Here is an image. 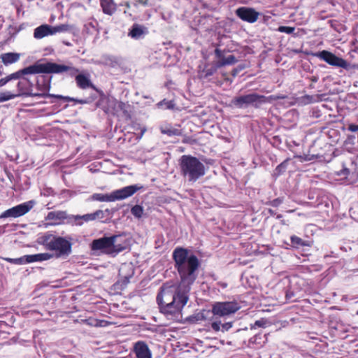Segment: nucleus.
<instances>
[{
    "label": "nucleus",
    "instance_id": "1",
    "mask_svg": "<svg viewBox=\"0 0 358 358\" xmlns=\"http://www.w3.org/2000/svg\"><path fill=\"white\" fill-rule=\"evenodd\" d=\"M189 292L188 288L181 287L180 283L178 286L172 282L165 283L157 296L161 313L168 319H178L187 303Z\"/></svg>",
    "mask_w": 358,
    "mask_h": 358
},
{
    "label": "nucleus",
    "instance_id": "2",
    "mask_svg": "<svg viewBox=\"0 0 358 358\" xmlns=\"http://www.w3.org/2000/svg\"><path fill=\"white\" fill-rule=\"evenodd\" d=\"M173 259L180 278L181 287L190 290L191 285L197 278L200 264L198 258L194 255H189L187 249L178 247L173 252Z\"/></svg>",
    "mask_w": 358,
    "mask_h": 358
},
{
    "label": "nucleus",
    "instance_id": "3",
    "mask_svg": "<svg viewBox=\"0 0 358 358\" xmlns=\"http://www.w3.org/2000/svg\"><path fill=\"white\" fill-rule=\"evenodd\" d=\"M16 72L22 73L19 78H15L18 82L16 85L17 95L18 96H55L58 99H63L64 97L61 95H53V94H45L44 93H32L31 87L33 84L30 80L26 77L29 74H38V73H45L43 64H34L29 66L22 69L18 70Z\"/></svg>",
    "mask_w": 358,
    "mask_h": 358
},
{
    "label": "nucleus",
    "instance_id": "4",
    "mask_svg": "<svg viewBox=\"0 0 358 358\" xmlns=\"http://www.w3.org/2000/svg\"><path fill=\"white\" fill-rule=\"evenodd\" d=\"M122 239V236L120 235L95 239L91 243V250L94 253L115 255L127 247L126 243Z\"/></svg>",
    "mask_w": 358,
    "mask_h": 358
},
{
    "label": "nucleus",
    "instance_id": "5",
    "mask_svg": "<svg viewBox=\"0 0 358 358\" xmlns=\"http://www.w3.org/2000/svg\"><path fill=\"white\" fill-rule=\"evenodd\" d=\"M181 175L189 182H195L206 173L204 164L191 155H182L180 160Z\"/></svg>",
    "mask_w": 358,
    "mask_h": 358
},
{
    "label": "nucleus",
    "instance_id": "6",
    "mask_svg": "<svg viewBox=\"0 0 358 358\" xmlns=\"http://www.w3.org/2000/svg\"><path fill=\"white\" fill-rule=\"evenodd\" d=\"M38 243L47 250L56 252V257L68 256L71 252V243L64 237L47 234L39 238Z\"/></svg>",
    "mask_w": 358,
    "mask_h": 358
},
{
    "label": "nucleus",
    "instance_id": "7",
    "mask_svg": "<svg viewBox=\"0 0 358 358\" xmlns=\"http://www.w3.org/2000/svg\"><path fill=\"white\" fill-rule=\"evenodd\" d=\"M274 99L273 96H266L257 93H250L234 97L231 103L238 108H246L249 106L258 108L266 103L271 102Z\"/></svg>",
    "mask_w": 358,
    "mask_h": 358
},
{
    "label": "nucleus",
    "instance_id": "8",
    "mask_svg": "<svg viewBox=\"0 0 358 358\" xmlns=\"http://www.w3.org/2000/svg\"><path fill=\"white\" fill-rule=\"evenodd\" d=\"M241 308L236 301H216L212 305V313L217 317L227 318L236 313Z\"/></svg>",
    "mask_w": 358,
    "mask_h": 358
},
{
    "label": "nucleus",
    "instance_id": "9",
    "mask_svg": "<svg viewBox=\"0 0 358 358\" xmlns=\"http://www.w3.org/2000/svg\"><path fill=\"white\" fill-rule=\"evenodd\" d=\"M314 56L324 61L331 66L343 68L345 70L351 69V64L349 62L329 51L322 50L317 52L314 54Z\"/></svg>",
    "mask_w": 358,
    "mask_h": 358
},
{
    "label": "nucleus",
    "instance_id": "10",
    "mask_svg": "<svg viewBox=\"0 0 358 358\" xmlns=\"http://www.w3.org/2000/svg\"><path fill=\"white\" fill-rule=\"evenodd\" d=\"M36 204V201L30 200L29 201L17 205L11 208H9L0 215V219L7 217H21L29 211H30Z\"/></svg>",
    "mask_w": 358,
    "mask_h": 358
},
{
    "label": "nucleus",
    "instance_id": "11",
    "mask_svg": "<svg viewBox=\"0 0 358 358\" xmlns=\"http://www.w3.org/2000/svg\"><path fill=\"white\" fill-rule=\"evenodd\" d=\"M45 73H61L67 72L71 76H76L79 70L71 64H58L48 62L43 64Z\"/></svg>",
    "mask_w": 358,
    "mask_h": 358
},
{
    "label": "nucleus",
    "instance_id": "12",
    "mask_svg": "<svg viewBox=\"0 0 358 358\" xmlns=\"http://www.w3.org/2000/svg\"><path fill=\"white\" fill-rule=\"evenodd\" d=\"M236 15L242 20L248 22L249 23L255 22L259 13L255 10V9L247 7H241L236 10Z\"/></svg>",
    "mask_w": 358,
    "mask_h": 358
},
{
    "label": "nucleus",
    "instance_id": "13",
    "mask_svg": "<svg viewBox=\"0 0 358 358\" xmlns=\"http://www.w3.org/2000/svg\"><path fill=\"white\" fill-rule=\"evenodd\" d=\"M141 187L137 185H129L112 192L114 201L122 200L134 194Z\"/></svg>",
    "mask_w": 358,
    "mask_h": 358
},
{
    "label": "nucleus",
    "instance_id": "14",
    "mask_svg": "<svg viewBox=\"0 0 358 358\" xmlns=\"http://www.w3.org/2000/svg\"><path fill=\"white\" fill-rule=\"evenodd\" d=\"M109 106L112 108V113L114 115H120L122 113L124 116L129 115V106L124 102L119 101L116 99L109 101Z\"/></svg>",
    "mask_w": 358,
    "mask_h": 358
},
{
    "label": "nucleus",
    "instance_id": "15",
    "mask_svg": "<svg viewBox=\"0 0 358 358\" xmlns=\"http://www.w3.org/2000/svg\"><path fill=\"white\" fill-rule=\"evenodd\" d=\"M68 218L71 220L66 211L57 210L49 212L45 217V220L50 221V225H57Z\"/></svg>",
    "mask_w": 358,
    "mask_h": 358
},
{
    "label": "nucleus",
    "instance_id": "16",
    "mask_svg": "<svg viewBox=\"0 0 358 358\" xmlns=\"http://www.w3.org/2000/svg\"><path fill=\"white\" fill-rule=\"evenodd\" d=\"M134 350L136 358H152V353L144 341H138L134 344Z\"/></svg>",
    "mask_w": 358,
    "mask_h": 358
},
{
    "label": "nucleus",
    "instance_id": "17",
    "mask_svg": "<svg viewBox=\"0 0 358 358\" xmlns=\"http://www.w3.org/2000/svg\"><path fill=\"white\" fill-rule=\"evenodd\" d=\"M77 86L83 90L87 88H94V85L90 80V75L89 73H79L76 76Z\"/></svg>",
    "mask_w": 358,
    "mask_h": 358
},
{
    "label": "nucleus",
    "instance_id": "18",
    "mask_svg": "<svg viewBox=\"0 0 358 358\" xmlns=\"http://www.w3.org/2000/svg\"><path fill=\"white\" fill-rule=\"evenodd\" d=\"M210 327L215 332H226L228 331L233 327V322H227L222 323L220 320L218 318L210 320Z\"/></svg>",
    "mask_w": 358,
    "mask_h": 358
},
{
    "label": "nucleus",
    "instance_id": "19",
    "mask_svg": "<svg viewBox=\"0 0 358 358\" xmlns=\"http://www.w3.org/2000/svg\"><path fill=\"white\" fill-rule=\"evenodd\" d=\"M148 34V29L143 25L134 24L128 34L131 38L138 40L143 38Z\"/></svg>",
    "mask_w": 358,
    "mask_h": 358
},
{
    "label": "nucleus",
    "instance_id": "20",
    "mask_svg": "<svg viewBox=\"0 0 358 358\" xmlns=\"http://www.w3.org/2000/svg\"><path fill=\"white\" fill-rule=\"evenodd\" d=\"M337 174L340 176H343L345 179H348L349 180H352L357 175L354 163L351 162L350 167L343 164L342 169L338 171Z\"/></svg>",
    "mask_w": 358,
    "mask_h": 358
},
{
    "label": "nucleus",
    "instance_id": "21",
    "mask_svg": "<svg viewBox=\"0 0 358 358\" xmlns=\"http://www.w3.org/2000/svg\"><path fill=\"white\" fill-rule=\"evenodd\" d=\"M21 54L17 52H6L1 54L0 58L1 62L6 65H10L19 61Z\"/></svg>",
    "mask_w": 358,
    "mask_h": 358
},
{
    "label": "nucleus",
    "instance_id": "22",
    "mask_svg": "<svg viewBox=\"0 0 358 358\" xmlns=\"http://www.w3.org/2000/svg\"><path fill=\"white\" fill-rule=\"evenodd\" d=\"M49 35H52L51 26L42 24L34 29V36L35 38L41 39Z\"/></svg>",
    "mask_w": 358,
    "mask_h": 358
},
{
    "label": "nucleus",
    "instance_id": "23",
    "mask_svg": "<svg viewBox=\"0 0 358 358\" xmlns=\"http://www.w3.org/2000/svg\"><path fill=\"white\" fill-rule=\"evenodd\" d=\"M100 4L103 12L108 15H112L117 8L114 0H100Z\"/></svg>",
    "mask_w": 358,
    "mask_h": 358
},
{
    "label": "nucleus",
    "instance_id": "24",
    "mask_svg": "<svg viewBox=\"0 0 358 358\" xmlns=\"http://www.w3.org/2000/svg\"><path fill=\"white\" fill-rule=\"evenodd\" d=\"M71 220L69 222L74 223L76 225H82L83 220L84 222H90L94 220V213H88L83 215H71L70 217Z\"/></svg>",
    "mask_w": 358,
    "mask_h": 358
},
{
    "label": "nucleus",
    "instance_id": "25",
    "mask_svg": "<svg viewBox=\"0 0 358 358\" xmlns=\"http://www.w3.org/2000/svg\"><path fill=\"white\" fill-rule=\"evenodd\" d=\"M30 262H43L50 259L52 258L53 255L45 252V253H38L35 255H29Z\"/></svg>",
    "mask_w": 358,
    "mask_h": 358
},
{
    "label": "nucleus",
    "instance_id": "26",
    "mask_svg": "<svg viewBox=\"0 0 358 358\" xmlns=\"http://www.w3.org/2000/svg\"><path fill=\"white\" fill-rule=\"evenodd\" d=\"M160 131L162 134L169 136H180L182 134L180 129L169 125L161 127Z\"/></svg>",
    "mask_w": 358,
    "mask_h": 358
},
{
    "label": "nucleus",
    "instance_id": "27",
    "mask_svg": "<svg viewBox=\"0 0 358 358\" xmlns=\"http://www.w3.org/2000/svg\"><path fill=\"white\" fill-rule=\"evenodd\" d=\"M92 198L94 201H98L101 202H113L114 201L113 194H100L96 193L92 196Z\"/></svg>",
    "mask_w": 358,
    "mask_h": 358
},
{
    "label": "nucleus",
    "instance_id": "28",
    "mask_svg": "<svg viewBox=\"0 0 358 358\" xmlns=\"http://www.w3.org/2000/svg\"><path fill=\"white\" fill-rule=\"evenodd\" d=\"M110 219V210L108 209L105 210H98L94 212V220H98L103 222H106Z\"/></svg>",
    "mask_w": 358,
    "mask_h": 358
},
{
    "label": "nucleus",
    "instance_id": "29",
    "mask_svg": "<svg viewBox=\"0 0 358 358\" xmlns=\"http://www.w3.org/2000/svg\"><path fill=\"white\" fill-rule=\"evenodd\" d=\"M29 255H24L19 258H6L5 260L9 263L17 264V265H23L29 264L30 262Z\"/></svg>",
    "mask_w": 358,
    "mask_h": 358
},
{
    "label": "nucleus",
    "instance_id": "30",
    "mask_svg": "<svg viewBox=\"0 0 358 358\" xmlns=\"http://www.w3.org/2000/svg\"><path fill=\"white\" fill-rule=\"evenodd\" d=\"M71 29L70 25L68 24H62L57 26H51L52 35H55L57 33H63L69 31Z\"/></svg>",
    "mask_w": 358,
    "mask_h": 358
},
{
    "label": "nucleus",
    "instance_id": "31",
    "mask_svg": "<svg viewBox=\"0 0 358 358\" xmlns=\"http://www.w3.org/2000/svg\"><path fill=\"white\" fill-rule=\"evenodd\" d=\"M22 73L14 72L0 79V87L5 86L8 83L15 78H19Z\"/></svg>",
    "mask_w": 358,
    "mask_h": 358
},
{
    "label": "nucleus",
    "instance_id": "32",
    "mask_svg": "<svg viewBox=\"0 0 358 358\" xmlns=\"http://www.w3.org/2000/svg\"><path fill=\"white\" fill-rule=\"evenodd\" d=\"M237 59L234 55H229L227 57H223L221 60L217 62V67H222L226 65H231L235 64Z\"/></svg>",
    "mask_w": 358,
    "mask_h": 358
},
{
    "label": "nucleus",
    "instance_id": "33",
    "mask_svg": "<svg viewBox=\"0 0 358 358\" xmlns=\"http://www.w3.org/2000/svg\"><path fill=\"white\" fill-rule=\"evenodd\" d=\"M18 97L16 93H13L10 91H4L0 92V103H3L11 99Z\"/></svg>",
    "mask_w": 358,
    "mask_h": 358
},
{
    "label": "nucleus",
    "instance_id": "34",
    "mask_svg": "<svg viewBox=\"0 0 358 358\" xmlns=\"http://www.w3.org/2000/svg\"><path fill=\"white\" fill-rule=\"evenodd\" d=\"M220 67H217V62L214 66L208 69H205L200 73V77L201 78H208L209 76L213 75Z\"/></svg>",
    "mask_w": 358,
    "mask_h": 358
},
{
    "label": "nucleus",
    "instance_id": "35",
    "mask_svg": "<svg viewBox=\"0 0 358 358\" xmlns=\"http://www.w3.org/2000/svg\"><path fill=\"white\" fill-rule=\"evenodd\" d=\"M291 243L293 247L295 248H300L303 246H307L308 245V243L303 240H302L301 238L293 235L290 237Z\"/></svg>",
    "mask_w": 358,
    "mask_h": 358
},
{
    "label": "nucleus",
    "instance_id": "36",
    "mask_svg": "<svg viewBox=\"0 0 358 358\" xmlns=\"http://www.w3.org/2000/svg\"><path fill=\"white\" fill-rule=\"evenodd\" d=\"M287 163H288V159H286L284 162H282V163H280L278 166H277V167L275 168V169L273 172V176L275 177H278L282 173H284L287 168Z\"/></svg>",
    "mask_w": 358,
    "mask_h": 358
},
{
    "label": "nucleus",
    "instance_id": "37",
    "mask_svg": "<svg viewBox=\"0 0 358 358\" xmlns=\"http://www.w3.org/2000/svg\"><path fill=\"white\" fill-rule=\"evenodd\" d=\"M143 208L141 206L139 205H135L133 206L131 209V214L138 219H140L142 217L143 215Z\"/></svg>",
    "mask_w": 358,
    "mask_h": 358
},
{
    "label": "nucleus",
    "instance_id": "38",
    "mask_svg": "<svg viewBox=\"0 0 358 358\" xmlns=\"http://www.w3.org/2000/svg\"><path fill=\"white\" fill-rule=\"evenodd\" d=\"M268 324V322L267 320L262 318L259 320L255 321V322L253 324H251V329H257V328H265L266 325Z\"/></svg>",
    "mask_w": 358,
    "mask_h": 358
},
{
    "label": "nucleus",
    "instance_id": "39",
    "mask_svg": "<svg viewBox=\"0 0 358 358\" xmlns=\"http://www.w3.org/2000/svg\"><path fill=\"white\" fill-rule=\"evenodd\" d=\"M322 95H315V96H310V95H306L303 96V99L306 101V103H313V102H317L319 101H321V97Z\"/></svg>",
    "mask_w": 358,
    "mask_h": 358
},
{
    "label": "nucleus",
    "instance_id": "40",
    "mask_svg": "<svg viewBox=\"0 0 358 358\" xmlns=\"http://www.w3.org/2000/svg\"><path fill=\"white\" fill-rule=\"evenodd\" d=\"M295 30L294 27H286V26H280L277 31L281 33H286L287 34H292L294 33Z\"/></svg>",
    "mask_w": 358,
    "mask_h": 358
},
{
    "label": "nucleus",
    "instance_id": "41",
    "mask_svg": "<svg viewBox=\"0 0 358 358\" xmlns=\"http://www.w3.org/2000/svg\"><path fill=\"white\" fill-rule=\"evenodd\" d=\"M159 107H164L167 109H171L173 108L174 104L171 101H166L165 99L157 103Z\"/></svg>",
    "mask_w": 358,
    "mask_h": 358
},
{
    "label": "nucleus",
    "instance_id": "42",
    "mask_svg": "<svg viewBox=\"0 0 358 358\" xmlns=\"http://www.w3.org/2000/svg\"><path fill=\"white\" fill-rule=\"evenodd\" d=\"M215 54L217 58L220 59V60L224 57L222 51L218 48L215 49Z\"/></svg>",
    "mask_w": 358,
    "mask_h": 358
},
{
    "label": "nucleus",
    "instance_id": "43",
    "mask_svg": "<svg viewBox=\"0 0 358 358\" xmlns=\"http://www.w3.org/2000/svg\"><path fill=\"white\" fill-rule=\"evenodd\" d=\"M348 129L352 132L357 131H358V124H350L348 127Z\"/></svg>",
    "mask_w": 358,
    "mask_h": 358
},
{
    "label": "nucleus",
    "instance_id": "44",
    "mask_svg": "<svg viewBox=\"0 0 358 358\" xmlns=\"http://www.w3.org/2000/svg\"><path fill=\"white\" fill-rule=\"evenodd\" d=\"M146 130H147V129L145 127L141 128V133L136 136V138L141 139L142 138V136H143V134H145V132L146 131Z\"/></svg>",
    "mask_w": 358,
    "mask_h": 358
},
{
    "label": "nucleus",
    "instance_id": "45",
    "mask_svg": "<svg viewBox=\"0 0 358 358\" xmlns=\"http://www.w3.org/2000/svg\"><path fill=\"white\" fill-rule=\"evenodd\" d=\"M208 311H206V310H203L201 313H200L198 316L199 318L202 319V320H205L206 319V314L208 313Z\"/></svg>",
    "mask_w": 358,
    "mask_h": 358
},
{
    "label": "nucleus",
    "instance_id": "46",
    "mask_svg": "<svg viewBox=\"0 0 358 358\" xmlns=\"http://www.w3.org/2000/svg\"><path fill=\"white\" fill-rule=\"evenodd\" d=\"M138 2L139 4L142 6H148V0H138Z\"/></svg>",
    "mask_w": 358,
    "mask_h": 358
},
{
    "label": "nucleus",
    "instance_id": "47",
    "mask_svg": "<svg viewBox=\"0 0 358 358\" xmlns=\"http://www.w3.org/2000/svg\"><path fill=\"white\" fill-rule=\"evenodd\" d=\"M78 102H79V103H86L87 101H84V100H80V101H78Z\"/></svg>",
    "mask_w": 358,
    "mask_h": 358
},
{
    "label": "nucleus",
    "instance_id": "48",
    "mask_svg": "<svg viewBox=\"0 0 358 358\" xmlns=\"http://www.w3.org/2000/svg\"><path fill=\"white\" fill-rule=\"evenodd\" d=\"M238 70H235V71H234V73H233V75H234V76H236V73H238Z\"/></svg>",
    "mask_w": 358,
    "mask_h": 358
},
{
    "label": "nucleus",
    "instance_id": "49",
    "mask_svg": "<svg viewBox=\"0 0 358 358\" xmlns=\"http://www.w3.org/2000/svg\"><path fill=\"white\" fill-rule=\"evenodd\" d=\"M130 277H131V276H129V277H126V278H126V281H127V282H129Z\"/></svg>",
    "mask_w": 358,
    "mask_h": 358
}]
</instances>
